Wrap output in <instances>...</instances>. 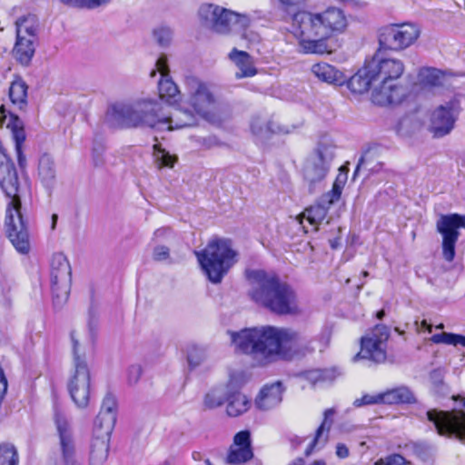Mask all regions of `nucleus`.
I'll use <instances>...</instances> for the list:
<instances>
[{
  "mask_svg": "<svg viewBox=\"0 0 465 465\" xmlns=\"http://www.w3.org/2000/svg\"><path fill=\"white\" fill-rule=\"evenodd\" d=\"M18 462L15 447L10 443L0 444V465H18Z\"/></svg>",
  "mask_w": 465,
  "mask_h": 465,
  "instance_id": "39",
  "label": "nucleus"
},
{
  "mask_svg": "<svg viewBox=\"0 0 465 465\" xmlns=\"http://www.w3.org/2000/svg\"><path fill=\"white\" fill-rule=\"evenodd\" d=\"M251 284L249 295L258 305L277 315H295L300 312L296 292L272 274L254 270L247 274Z\"/></svg>",
  "mask_w": 465,
  "mask_h": 465,
  "instance_id": "3",
  "label": "nucleus"
},
{
  "mask_svg": "<svg viewBox=\"0 0 465 465\" xmlns=\"http://www.w3.org/2000/svg\"><path fill=\"white\" fill-rule=\"evenodd\" d=\"M346 180H347V174L346 173H340L337 176V178H336V180H335L333 184H339L340 183V185H341V187L343 188Z\"/></svg>",
  "mask_w": 465,
  "mask_h": 465,
  "instance_id": "55",
  "label": "nucleus"
},
{
  "mask_svg": "<svg viewBox=\"0 0 465 465\" xmlns=\"http://www.w3.org/2000/svg\"><path fill=\"white\" fill-rule=\"evenodd\" d=\"M342 187L339 184H333L332 189L328 193L324 194L322 199L325 201L328 205H331L335 202H337L341 194Z\"/></svg>",
  "mask_w": 465,
  "mask_h": 465,
  "instance_id": "49",
  "label": "nucleus"
},
{
  "mask_svg": "<svg viewBox=\"0 0 465 465\" xmlns=\"http://www.w3.org/2000/svg\"><path fill=\"white\" fill-rule=\"evenodd\" d=\"M419 36V28L409 23L390 24L380 28L378 32L380 48L394 52L407 49Z\"/></svg>",
  "mask_w": 465,
  "mask_h": 465,
  "instance_id": "12",
  "label": "nucleus"
},
{
  "mask_svg": "<svg viewBox=\"0 0 465 465\" xmlns=\"http://www.w3.org/2000/svg\"><path fill=\"white\" fill-rule=\"evenodd\" d=\"M110 439L92 437L89 452V465H104L109 454Z\"/></svg>",
  "mask_w": 465,
  "mask_h": 465,
  "instance_id": "29",
  "label": "nucleus"
},
{
  "mask_svg": "<svg viewBox=\"0 0 465 465\" xmlns=\"http://www.w3.org/2000/svg\"><path fill=\"white\" fill-rule=\"evenodd\" d=\"M278 2L281 10L294 15L304 5L305 0H278Z\"/></svg>",
  "mask_w": 465,
  "mask_h": 465,
  "instance_id": "46",
  "label": "nucleus"
},
{
  "mask_svg": "<svg viewBox=\"0 0 465 465\" xmlns=\"http://www.w3.org/2000/svg\"><path fill=\"white\" fill-rule=\"evenodd\" d=\"M365 164V156H361V159L359 160V163H358V165L356 167V170H355V173L360 170V168L361 166H363Z\"/></svg>",
  "mask_w": 465,
  "mask_h": 465,
  "instance_id": "58",
  "label": "nucleus"
},
{
  "mask_svg": "<svg viewBox=\"0 0 465 465\" xmlns=\"http://www.w3.org/2000/svg\"><path fill=\"white\" fill-rule=\"evenodd\" d=\"M310 465H327L326 462L322 460H314Z\"/></svg>",
  "mask_w": 465,
  "mask_h": 465,
  "instance_id": "60",
  "label": "nucleus"
},
{
  "mask_svg": "<svg viewBox=\"0 0 465 465\" xmlns=\"http://www.w3.org/2000/svg\"><path fill=\"white\" fill-rule=\"evenodd\" d=\"M383 403V393L375 395L365 394L361 398L356 399L353 402L355 407H361L365 405L381 404Z\"/></svg>",
  "mask_w": 465,
  "mask_h": 465,
  "instance_id": "47",
  "label": "nucleus"
},
{
  "mask_svg": "<svg viewBox=\"0 0 465 465\" xmlns=\"http://www.w3.org/2000/svg\"><path fill=\"white\" fill-rule=\"evenodd\" d=\"M427 417L440 435L455 436L465 441V398L461 399L460 409L451 411L432 409L427 411Z\"/></svg>",
  "mask_w": 465,
  "mask_h": 465,
  "instance_id": "13",
  "label": "nucleus"
},
{
  "mask_svg": "<svg viewBox=\"0 0 465 465\" xmlns=\"http://www.w3.org/2000/svg\"><path fill=\"white\" fill-rule=\"evenodd\" d=\"M228 392L222 385L214 387L204 396L203 403L208 409H214L226 402Z\"/></svg>",
  "mask_w": 465,
  "mask_h": 465,
  "instance_id": "37",
  "label": "nucleus"
},
{
  "mask_svg": "<svg viewBox=\"0 0 465 465\" xmlns=\"http://www.w3.org/2000/svg\"><path fill=\"white\" fill-rule=\"evenodd\" d=\"M116 400L113 395L107 394L104 398L94 422V437L110 439L116 422Z\"/></svg>",
  "mask_w": 465,
  "mask_h": 465,
  "instance_id": "19",
  "label": "nucleus"
},
{
  "mask_svg": "<svg viewBox=\"0 0 465 465\" xmlns=\"http://www.w3.org/2000/svg\"><path fill=\"white\" fill-rule=\"evenodd\" d=\"M369 64L377 84L372 102L381 106L400 104L407 96L406 87L399 82L405 70L403 62L397 58H373Z\"/></svg>",
  "mask_w": 465,
  "mask_h": 465,
  "instance_id": "5",
  "label": "nucleus"
},
{
  "mask_svg": "<svg viewBox=\"0 0 465 465\" xmlns=\"http://www.w3.org/2000/svg\"><path fill=\"white\" fill-rule=\"evenodd\" d=\"M202 24L219 34L231 31H244L250 25V18L219 5L205 4L199 9Z\"/></svg>",
  "mask_w": 465,
  "mask_h": 465,
  "instance_id": "11",
  "label": "nucleus"
},
{
  "mask_svg": "<svg viewBox=\"0 0 465 465\" xmlns=\"http://www.w3.org/2000/svg\"><path fill=\"white\" fill-rule=\"evenodd\" d=\"M334 410L333 409H327L325 411H324V420L322 421V423L321 424V426L317 429L316 430V434H315V437L313 439V440L312 441V443L307 447V449L305 450V455L306 456H309L313 449L318 445L320 444L321 446H322L326 440H327V436H325L323 439H322V435H323V432L325 430H329L331 423H332V420H331V417L334 414Z\"/></svg>",
  "mask_w": 465,
  "mask_h": 465,
  "instance_id": "34",
  "label": "nucleus"
},
{
  "mask_svg": "<svg viewBox=\"0 0 465 465\" xmlns=\"http://www.w3.org/2000/svg\"><path fill=\"white\" fill-rule=\"evenodd\" d=\"M251 131L258 139L264 140L272 134H287L286 127L261 116H255L251 122Z\"/></svg>",
  "mask_w": 465,
  "mask_h": 465,
  "instance_id": "25",
  "label": "nucleus"
},
{
  "mask_svg": "<svg viewBox=\"0 0 465 465\" xmlns=\"http://www.w3.org/2000/svg\"><path fill=\"white\" fill-rule=\"evenodd\" d=\"M28 86L21 78L15 80L9 88V97L20 109L26 105Z\"/></svg>",
  "mask_w": 465,
  "mask_h": 465,
  "instance_id": "35",
  "label": "nucleus"
},
{
  "mask_svg": "<svg viewBox=\"0 0 465 465\" xmlns=\"http://www.w3.org/2000/svg\"><path fill=\"white\" fill-rule=\"evenodd\" d=\"M370 71L371 66L368 64L348 81L346 80L347 87L351 93L363 94L367 92L371 86H373V90L375 89L377 84L374 83V77H372V74Z\"/></svg>",
  "mask_w": 465,
  "mask_h": 465,
  "instance_id": "24",
  "label": "nucleus"
},
{
  "mask_svg": "<svg viewBox=\"0 0 465 465\" xmlns=\"http://www.w3.org/2000/svg\"><path fill=\"white\" fill-rule=\"evenodd\" d=\"M248 381V377L242 371H237L230 373L229 380L225 385H222L226 388L228 394L231 391H240V390Z\"/></svg>",
  "mask_w": 465,
  "mask_h": 465,
  "instance_id": "40",
  "label": "nucleus"
},
{
  "mask_svg": "<svg viewBox=\"0 0 465 465\" xmlns=\"http://www.w3.org/2000/svg\"><path fill=\"white\" fill-rule=\"evenodd\" d=\"M65 5L76 8L94 9L107 4L110 0H60Z\"/></svg>",
  "mask_w": 465,
  "mask_h": 465,
  "instance_id": "44",
  "label": "nucleus"
},
{
  "mask_svg": "<svg viewBox=\"0 0 465 465\" xmlns=\"http://www.w3.org/2000/svg\"><path fill=\"white\" fill-rule=\"evenodd\" d=\"M156 70L161 74V79L158 82V92L161 100L166 103H176L180 98V91L176 84L170 76V69L167 63L165 54H162L156 61Z\"/></svg>",
  "mask_w": 465,
  "mask_h": 465,
  "instance_id": "20",
  "label": "nucleus"
},
{
  "mask_svg": "<svg viewBox=\"0 0 465 465\" xmlns=\"http://www.w3.org/2000/svg\"><path fill=\"white\" fill-rule=\"evenodd\" d=\"M50 277L54 303L55 306H61L69 297L72 282L71 266L63 253H55L53 256Z\"/></svg>",
  "mask_w": 465,
  "mask_h": 465,
  "instance_id": "14",
  "label": "nucleus"
},
{
  "mask_svg": "<svg viewBox=\"0 0 465 465\" xmlns=\"http://www.w3.org/2000/svg\"><path fill=\"white\" fill-rule=\"evenodd\" d=\"M169 248L163 245H158L153 249V258L154 261L163 262L169 258Z\"/></svg>",
  "mask_w": 465,
  "mask_h": 465,
  "instance_id": "53",
  "label": "nucleus"
},
{
  "mask_svg": "<svg viewBox=\"0 0 465 465\" xmlns=\"http://www.w3.org/2000/svg\"><path fill=\"white\" fill-rule=\"evenodd\" d=\"M205 464L206 465H213V463L211 462V460L209 459L205 460Z\"/></svg>",
  "mask_w": 465,
  "mask_h": 465,
  "instance_id": "64",
  "label": "nucleus"
},
{
  "mask_svg": "<svg viewBox=\"0 0 465 465\" xmlns=\"http://www.w3.org/2000/svg\"><path fill=\"white\" fill-rule=\"evenodd\" d=\"M7 127H9L12 132L18 164L24 169L26 166V158L23 153V144L26 136L23 122L17 116H12Z\"/></svg>",
  "mask_w": 465,
  "mask_h": 465,
  "instance_id": "27",
  "label": "nucleus"
},
{
  "mask_svg": "<svg viewBox=\"0 0 465 465\" xmlns=\"http://www.w3.org/2000/svg\"><path fill=\"white\" fill-rule=\"evenodd\" d=\"M390 331L387 326L378 324L371 333L361 337V351L353 357V361L361 359L371 361L375 363L384 362L386 360V342Z\"/></svg>",
  "mask_w": 465,
  "mask_h": 465,
  "instance_id": "16",
  "label": "nucleus"
},
{
  "mask_svg": "<svg viewBox=\"0 0 465 465\" xmlns=\"http://www.w3.org/2000/svg\"><path fill=\"white\" fill-rule=\"evenodd\" d=\"M459 114L458 103L455 100L438 106L430 116V131L435 137H442L450 133Z\"/></svg>",
  "mask_w": 465,
  "mask_h": 465,
  "instance_id": "18",
  "label": "nucleus"
},
{
  "mask_svg": "<svg viewBox=\"0 0 465 465\" xmlns=\"http://www.w3.org/2000/svg\"><path fill=\"white\" fill-rule=\"evenodd\" d=\"M455 337L456 334L454 333L442 332L440 334H434L431 337V341L434 343H445L450 345H455Z\"/></svg>",
  "mask_w": 465,
  "mask_h": 465,
  "instance_id": "50",
  "label": "nucleus"
},
{
  "mask_svg": "<svg viewBox=\"0 0 465 465\" xmlns=\"http://www.w3.org/2000/svg\"><path fill=\"white\" fill-rule=\"evenodd\" d=\"M153 35L154 41L162 47L168 46L173 39V31L170 27L160 25L153 29Z\"/></svg>",
  "mask_w": 465,
  "mask_h": 465,
  "instance_id": "42",
  "label": "nucleus"
},
{
  "mask_svg": "<svg viewBox=\"0 0 465 465\" xmlns=\"http://www.w3.org/2000/svg\"><path fill=\"white\" fill-rule=\"evenodd\" d=\"M456 345H461V346L465 347V336L460 335V334H456L455 346Z\"/></svg>",
  "mask_w": 465,
  "mask_h": 465,
  "instance_id": "56",
  "label": "nucleus"
},
{
  "mask_svg": "<svg viewBox=\"0 0 465 465\" xmlns=\"http://www.w3.org/2000/svg\"><path fill=\"white\" fill-rule=\"evenodd\" d=\"M336 155V145L328 136L322 137L303 166V177L309 183L310 192L315 183L322 182L328 174Z\"/></svg>",
  "mask_w": 465,
  "mask_h": 465,
  "instance_id": "10",
  "label": "nucleus"
},
{
  "mask_svg": "<svg viewBox=\"0 0 465 465\" xmlns=\"http://www.w3.org/2000/svg\"><path fill=\"white\" fill-rule=\"evenodd\" d=\"M324 39L333 32H341L347 25L343 12L336 7H331L319 14Z\"/></svg>",
  "mask_w": 465,
  "mask_h": 465,
  "instance_id": "22",
  "label": "nucleus"
},
{
  "mask_svg": "<svg viewBox=\"0 0 465 465\" xmlns=\"http://www.w3.org/2000/svg\"><path fill=\"white\" fill-rule=\"evenodd\" d=\"M461 229H465V215L441 214L436 222V231L442 238V257L447 262H452L455 258L456 243Z\"/></svg>",
  "mask_w": 465,
  "mask_h": 465,
  "instance_id": "15",
  "label": "nucleus"
},
{
  "mask_svg": "<svg viewBox=\"0 0 465 465\" xmlns=\"http://www.w3.org/2000/svg\"><path fill=\"white\" fill-rule=\"evenodd\" d=\"M54 423L59 437V451L64 465H82L76 452L72 428L64 414L54 410Z\"/></svg>",
  "mask_w": 465,
  "mask_h": 465,
  "instance_id": "17",
  "label": "nucleus"
},
{
  "mask_svg": "<svg viewBox=\"0 0 465 465\" xmlns=\"http://www.w3.org/2000/svg\"><path fill=\"white\" fill-rule=\"evenodd\" d=\"M420 329L427 331L428 332H431V325L428 323L425 320H423L420 323Z\"/></svg>",
  "mask_w": 465,
  "mask_h": 465,
  "instance_id": "57",
  "label": "nucleus"
},
{
  "mask_svg": "<svg viewBox=\"0 0 465 465\" xmlns=\"http://www.w3.org/2000/svg\"><path fill=\"white\" fill-rule=\"evenodd\" d=\"M330 206L322 199L320 203L305 209L303 216L311 224H318L326 217Z\"/></svg>",
  "mask_w": 465,
  "mask_h": 465,
  "instance_id": "38",
  "label": "nucleus"
},
{
  "mask_svg": "<svg viewBox=\"0 0 465 465\" xmlns=\"http://www.w3.org/2000/svg\"><path fill=\"white\" fill-rule=\"evenodd\" d=\"M38 176L45 188H53L56 177V169L54 161L51 155L44 153L40 157L38 163Z\"/></svg>",
  "mask_w": 465,
  "mask_h": 465,
  "instance_id": "31",
  "label": "nucleus"
},
{
  "mask_svg": "<svg viewBox=\"0 0 465 465\" xmlns=\"http://www.w3.org/2000/svg\"><path fill=\"white\" fill-rule=\"evenodd\" d=\"M383 393V404L414 403L416 401L412 391L406 386L388 390Z\"/></svg>",
  "mask_w": 465,
  "mask_h": 465,
  "instance_id": "33",
  "label": "nucleus"
},
{
  "mask_svg": "<svg viewBox=\"0 0 465 465\" xmlns=\"http://www.w3.org/2000/svg\"><path fill=\"white\" fill-rule=\"evenodd\" d=\"M289 465H304V460L302 458H297Z\"/></svg>",
  "mask_w": 465,
  "mask_h": 465,
  "instance_id": "59",
  "label": "nucleus"
},
{
  "mask_svg": "<svg viewBox=\"0 0 465 465\" xmlns=\"http://www.w3.org/2000/svg\"><path fill=\"white\" fill-rule=\"evenodd\" d=\"M311 72L318 80L330 84L342 85L346 82L344 74L327 63L313 64Z\"/></svg>",
  "mask_w": 465,
  "mask_h": 465,
  "instance_id": "23",
  "label": "nucleus"
},
{
  "mask_svg": "<svg viewBox=\"0 0 465 465\" xmlns=\"http://www.w3.org/2000/svg\"><path fill=\"white\" fill-rule=\"evenodd\" d=\"M52 219H53V228H54L55 226V223H56V220H57V215L56 214H54L52 216Z\"/></svg>",
  "mask_w": 465,
  "mask_h": 465,
  "instance_id": "62",
  "label": "nucleus"
},
{
  "mask_svg": "<svg viewBox=\"0 0 465 465\" xmlns=\"http://www.w3.org/2000/svg\"><path fill=\"white\" fill-rule=\"evenodd\" d=\"M294 34L300 38V46L305 54H323L326 45L319 14L302 11L292 18Z\"/></svg>",
  "mask_w": 465,
  "mask_h": 465,
  "instance_id": "9",
  "label": "nucleus"
},
{
  "mask_svg": "<svg viewBox=\"0 0 465 465\" xmlns=\"http://www.w3.org/2000/svg\"><path fill=\"white\" fill-rule=\"evenodd\" d=\"M440 71L435 68H424L419 76L425 84L435 86L440 84Z\"/></svg>",
  "mask_w": 465,
  "mask_h": 465,
  "instance_id": "45",
  "label": "nucleus"
},
{
  "mask_svg": "<svg viewBox=\"0 0 465 465\" xmlns=\"http://www.w3.org/2000/svg\"><path fill=\"white\" fill-rule=\"evenodd\" d=\"M233 448L243 447L252 448L251 446V433L249 430H241L234 435L233 443L231 445Z\"/></svg>",
  "mask_w": 465,
  "mask_h": 465,
  "instance_id": "48",
  "label": "nucleus"
},
{
  "mask_svg": "<svg viewBox=\"0 0 465 465\" xmlns=\"http://www.w3.org/2000/svg\"><path fill=\"white\" fill-rule=\"evenodd\" d=\"M336 455L341 459H345L349 456V449L343 443H339L336 446Z\"/></svg>",
  "mask_w": 465,
  "mask_h": 465,
  "instance_id": "54",
  "label": "nucleus"
},
{
  "mask_svg": "<svg viewBox=\"0 0 465 465\" xmlns=\"http://www.w3.org/2000/svg\"><path fill=\"white\" fill-rule=\"evenodd\" d=\"M105 121L111 127L119 129L173 131L193 126L194 117L191 112L179 109L166 114L158 99L147 96L111 104L105 113Z\"/></svg>",
  "mask_w": 465,
  "mask_h": 465,
  "instance_id": "2",
  "label": "nucleus"
},
{
  "mask_svg": "<svg viewBox=\"0 0 465 465\" xmlns=\"http://www.w3.org/2000/svg\"><path fill=\"white\" fill-rule=\"evenodd\" d=\"M252 457L253 452L252 448H233V446H231L226 457V462L229 465H242L252 460Z\"/></svg>",
  "mask_w": 465,
  "mask_h": 465,
  "instance_id": "36",
  "label": "nucleus"
},
{
  "mask_svg": "<svg viewBox=\"0 0 465 465\" xmlns=\"http://www.w3.org/2000/svg\"><path fill=\"white\" fill-rule=\"evenodd\" d=\"M229 56L238 68V71L235 73L237 79L252 77L257 74L253 59L248 53L238 51L234 48Z\"/></svg>",
  "mask_w": 465,
  "mask_h": 465,
  "instance_id": "26",
  "label": "nucleus"
},
{
  "mask_svg": "<svg viewBox=\"0 0 465 465\" xmlns=\"http://www.w3.org/2000/svg\"><path fill=\"white\" fill-rule=\"evenodd\" d=\"M198 262L213 283H220L224 275L237 262V252L228 239H213L206 247L195 252Z\"/></svg>",
  "mask_w": 465,
  "mask_h": 465,
  "instance_id": "6",
  "label": "nucleus"
},
{
  "mask_svg": "<svg viewBox=\"0 0 465 465\" xmlns=\"http://www.w3.org/2000/svg\"><path fill=\"white\" fill-rule=\"evenodd\" d=\"M283 391L284 388L281 381L265 384L255 398V407L262 411L274 409L282 401Z\"/></svg>",
  "mask_w": 465,
  "mask_h": 465,
  "instance_id": "21",
  "label": "nucleus"
},
{
  "mask_svg": "<svg viewBox=\"0 0 465 465\" xmlns=\"http://www.w3.org/2000/svg\"><path fill=\"white\" fill-rule=\"evenodd\" d=\"M199 455H200V453H198V452H193V458L194 460H197Z\"/></svg>",
  "mask_w": 465,
  "mask_h": 465,
  "instance_id": "63",
  "label": "nucleus"
},
{
  "mask_svg": "<svg viewBox=\"0 0 465 465\" xmlns=\"http://www.w3.org/2000/svg\"><path fill=\"white\" fill-rule=\"evenodd\" d=\"M385 315V312L383 310H381L380 312H377L376 316L379 320H381Z\"/></svg>",
  "mask_w": 465,
  "mask_h": 465,
  "instance_id": "61",
  "label": "nucleus"
},
{
  "mask_svg": "<svg viewBox=\"0 0 465 465\" xmlns=\"http://www.w3.org/2000/svg\"><path fill=\"white\" fill-rule=\"evenodd\" d=\"M153 155L155 158V162L157 163L160 168L162 167H170L172 168L177 161V157L174 155H171L169 152L161 148L160 144L153 145Z\"/></svg>",
  "mask_w": 465,
  "mask_h": 465,
  "instance_id": "41",
  "label": "nucleus"
},
{
  "mask_svg": "<svg viewBox=\"0 0 465 465\" xmlns=\"http://www.w3.org/2000/svg\"><path fill=\"white\" fill-rule=\"evenodd\" d=\"M226 413L230 417H239L244 414L252 405L249 398L241 391H231L226 400Z\"/></svg>",
  "mask_w": 465,
  "mask_h": 465,
  "instance_id": "30",
  "label": "nucleus"
},
{
  "mask_svg": "<svg viewBox=\"0 0 465 465\" xmlns=\"http://www.w3.org/2000/svg\"><path fill=\"white\" fill-rule=\"evenodd\" d=\"M206 357L204 349L200 348L196 345H192L187 351V361L188 364L192 369L198 367Z\"/></svg>",
  "mask_w": 465,
  "mask_h": 465,
  "instance_id": "43",
  "label": "nucleus"
},
{
  "mask_svg": "<svg viewBox=\"0 0 465 465\" xmlns=\"http://www.w3.org/2000/svg\"><path fill=\"white\" fill-rule=\"evenodd\" d=\"M81 340L79 331H73L71 332L73 371L68 381V391L74 404L80 409H84L88 406L90 400L91 373L84 358Z\"/></svg>",
  "mask_w": 465,
  "mask_h": 465,
  "instance_id": "8",
  "label": "nucleus"
},
{
  "mask_svg": "<svg viewBox=\"0 0 465 465\" xmlns=\"http://www.w3.org/2000/svg\"><path fill=\"white\" fill-rule=\"evenodd\" d=\"M374 465H405V459L401 455L394 454L386 459H381Z\"/></svg>",
  "mask_w": 465,
  "mask_h": 465,
  "instance_id": "52",
  "label": "nucleus"
},
{
  "mask_svg": "<svg viewBox=\"0 0 465 465\" xmlns=\"http://www.w3.org/2000/svg\"><path fill=\"white\" fill-rule=\"evenodd\" d=\"M229 334L236 351L251 355L262 365L277 360L301 359L316 350L322 351L331 340L328 331L308 339L291 328L269 325L229 331Z\"/></svg>",
  "mask_w": 465,
  "mask_h": 465,
  "instance_id": "1",
  "label": "nucleus"
},
{
  "mask_svg": "<svg viewBox=\"0 0 465 465\" xmlns=\"http://www.w3.org/2000/svg\"><path fill=\"white\" fill-rule=\"evenodd\" d=\"M0 186L11 198L5 217V226L12 244L20 253H28L30 250L29 234L21 213V202L17 195L18 177L13 163L0 164Z\"/></svg>",
  "mask_w": 465,
  "mask_h": 465,
  "instance_id": "4",
  "label": "nucleus"
},
{
  "mask_svg": "<svg viewBox=\"0 0 465 465\" xmlns=\"http://www.w3.org/2000/svg\"><path fill=\"white\" fill-rule=\"evenodd\" d=\"M142 375V367L140 365H132L127 371V381L131 385H134L138 382Z\"/></svg>",
  "mask_w": 465,
  "mask_h": 465,
  "instance_id": "51",
  "label": "nucleus"
},
{
  "mask_svg": "<svg viewBox=\"0 0 465 465\" xmlns=\"http://www.w3.org/2000/svg\"><path fill=\"white\" fill-rule=\"evenodd\" d=\"M36 39L16 37L13 49L15 60L23 66H28L35 53Z\"/></svg>",
  "mask_w": 465,
  "mask_h": 465,
  "instance_id": "28",
  "label": "nucleus"
},
{
  "mask_svg": "<svg viewBox=\"0 0 465 465\" xmlns=\"http://www.w3.org/2000/svg\"><path fill=\"white\" fill-rule=\"evenodd\" d=\"M16 37H26L37 40L39 21L36 15L28 14L18 17L15 23Z\"/></svg>",
  "mask_w": 465,
  "mask_h": 465,
  "instance_id": "32",
  "label": "nucleus"
},
{
  "mask_svg": "<svg viewBox=\"0 0 465 465\" xmlns=\"http://www.w3.org/2000/svg\"><path fill=\"white\" fill-rule=\"evenodd\" d=\"M184 87L187 94L186 103L192 110L182 109V111H189L193 117L197 114L209 123L219 124L222 120L220 104L210 85L194 75H186ZM178 109L181 110V108Z\"/></svg>",
  "mask_w": 465,
  "mask_h": 465,
  "instance_id": "7",
  "label": "nucleus"
}]
</instances>
